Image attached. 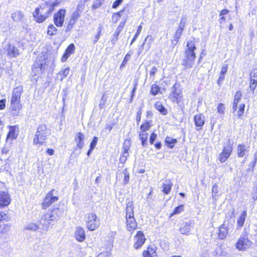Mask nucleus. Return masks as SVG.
<instances>
[{
    "label": "nucleus",
    "mask_w": 257,
    "mask_h": 257,
    "mask_svg": "<svg viewBox=\"0 0 257 257\" xmlns=\"http://www.w3.org/2000/svg\"><path fill=\"white\" fill-rule=\"evenodd\" d=\"M61 212L59 208H55L49 210L45 214L40 220V224L42 226L43 231L45 233L48 230L51 221L58 220L61 217Z\"/></svg>",
    "instance_id": "f257e3e1"
},
{
    "label": "nucleus",
    "mask_w": 257,
    "mask_h": 257,
    "mask_svg": "<svg viewBox=\"0 0 257 257\" xmlns=\"http://www.w3.org/2000/svg\"><path fill=\"white\" fill-rule=\"evenodd\" d=\"M196 48L195 42L193 40H189L187 43L186 48L184 53V58L183 60V65L186 68H189L192 67L196 58L195 50Z\"/></svg>",
    "instance_id": "f03ea898"
},
{
    "label": "nucleus",
    "mask_w": 257,
    "mask_h": 257,
    "mask_svg": "<svg viewBox=\"0 0 257 257\" xmlns=\"http://www.w3.org/2000/svg\"><path fill=\"white\" fill-rule=\"evenodd\" d=\"M23 89L22 86L15 88L12 92V96L11 100V110L13 115L18 114L19 111L21 109L20 99Z\"/></svg>",
    "instance_id": "7ed1b4c3"
},
{
    "label": "nucleus",
    "mask_w": 257,
    "mask_h": 257,
    "mask_svg": "<svg viewBox=\"0 0 257 257\" xmlns=\"http://www.w3.org/2000/svg\"><path fill=\"white\" fill-rule=\"evenodd\" d=\"M47 128L45 125H39L33 139V144L40 146L43 145L47 138Z\"/></svg>",
    "instance_id": "20e7f679"
},
{
    "label": "nucleus",
    "mask_w": 257,
    "mask_h": 257,
    "mask_svg": "<svg viewBox=\"0 0 257 257\" xmlns=\"http://www.w3.org/2000/svg\"><path fill=\"white\" fill-rule=\"evenodd\" d=\"M49 62L44 56L38 57L34 65L32 71L35 75L43 73L48 67Z\"/></svg>",
    "instance_id": "39448f33"
},
{
    "label": "nucleus",
    "mask_w": 257,
    "mask_h": 257,
    "mask_svg": "<svg viewBox=\"0 0 257 257\" xmlns=\"http://www.w3.org/2000/svg\"><path fill=\"white\" fill-rule=\"evenodd\" d=\"M252 241L249 239L248 235L246 232L243 233L239 237L235 246L239 250H245L251 246Z\"/></svg>",
    "instance_id": "423d86ee"
},
{
    "label": "nucleus",
    "mask_w": 257,
    "mask_h": 257,
    "mask_svg": "<svg viewBox=\"0 0 257 257\" xmlns=\"http://www.w3.org/2000/svg\"><path fill=\"white\" fill-rule=\"evenodd\" d=\"M100 224L99 219L96 214L90 212L86 217V226L90 230H94L98 228Z\"/></svg>",
    "instance_id": "0eeeda50"
},
{
    "label": "nucleus",
    "mask_w": 257,
    "mask_h": 257,
    "mask_svg": "<svg viewBox=\"0 0 257 257\" xmlns=\"http://www.w3.org/2000/svg\"><path fill=\"white\" fill-rule=\"evenodd\" d=\"M60 3V1L54 3L53 4H45L37 8V13L40 12L43 18H47L50 13L53 10L54 7L57 6Z\"/></svg>",
    "instance_id": "6e6552de"
},
{
    "label": "nucleus",
    "mask_w": 257,
    "mask_h": 257,
    "mask_svg": "<svg viewBox=\"0 0 257 257\" xmlns=\"http://www.w3.org/2000/svg\"><path fill=\"white\" fill-rule=\"evenodd\" d=\"M232 151V145L229 142L224 146L222 151L219 154L218 160L221 163L225 162L230 157Z\"/></svg>",
    "instance_id": "1a4fd4ad"
},
{
    "label": "nucleus",
    "mask_w": 257,
    "mask_h": 257,
    "mask_svg": "<svg viewBox=\"0 0 257 257\" xmlns=\"http://www.w3.org/2000/svg\"><path fill=\"white\" fill-rule=\"evenodd\" d=\"M146 240L144 233L141 231H138L134 237V247L136 249L140 248L144 244Z\"/></svg>",
    "instance_id": "9d476101"
},
{
    "label": "nucleus",
    "mask_w": 257,
    "mask_h": 257,
    "mask_svg": "<svg viewBox=\"0 0 257 257\" xmlns=\"http://www.w3.org/2000/svg\"><path fill=\"white\" fill-rule=\"evenodd\" d=\"M53 190L49 192L43 200L42 206L44 209L57 201L58 199L57 197L53 196Z\"/></svg>",
    "instance_id": "9b49d317"
},
{
    "label": "nucleus",
    "mask_w": 257,
    "mask_h": 257,
    "mask_svg": "<svg viewBox=\"0 0 257 257\" xmlns=\"http://www.w3.org/2000/svg\"><path fill=\"white\" fill-rule=\"evenodd\" d=\"M65 16V10H60L54 16L55 24L57 27L62 26Z\"/></svg>",
    "instance_id": "f8f14e48"
},
{
    "label": "nucleus",
    "mask_w": 257,
    "mask_h": 257,
    "mask_svg": "<svg viewBox=\"0 0 257 257\" xmlns=\"http://www.w3.org/2000/svg\"><path fill=\"white\" fill-rule=\"evenodd\" d=\"M11 202L10 196L7 192L0 191V207H5Z\"/></svg>",
    "instance_id": "ddd939ff"
},
{
    "label": "nucleus",
    "mask_w": 257,
    "mask_h": 257,
    "mask_svg": "<svg viewBox=\"0 0 257 257\" xmlns=\"http://www.w3.org/2000/svg\"><path fill=\"white\" fill-rule=\"evenodd\" d=\"M75 237L76 239L79 241L82 242L85 239V233L83 228L82 227H77L75 231Z\"/></svg>",
    "instance_id": "4468645a"
},
{
    "label": "nucleus",
    "mask_w": 257,
    "mask_h": 257,
    "mask_svg": "<svg viewBox=\"0 0 257 257\" xmlns=\"http://www.w3.org/2000/svg\"><path fill=\"white\" fill-rule=\"evenodd\" d=\"M11 18L15 22H22L25 18V15L22 11H17L12 14Z\"/></svg>",
    "instance_id": "2eb2a0df"
},
{
    "label": "nucleus",
    "mask_w": 257,
    "mask_h": 257,
    "mask_svg": "<svg viewBox=\"0 0 257 257\" xmlns=\"http://www.w3.org/2000/svg\"><path fill=\"white\" fill-rule=\"evenodd\" d=\"M228 233V225L225 222H224L219 227V237L221 239H223L227 236Z\"/></svg>",
    "instance_id": "dca6fc26"
},
{
    "label": "nucleus",
    "mask_w": 257,
    "mask_h": 257,
    "mask_svg": "<svg viewBox=\"0 0 257 257\" xmlns=\"http://www.w3.org/2000/svg\"><path fill=\"white\" fill-rule=\"evenodd\" d=\"M84 135L82 133H79L76 135L75 138V142L76 144L77 147L81 149L84 147Z\"/></svg>",
    "instance_id": "f3484780"
},
{
    "label": "nucleus",
    "mask_w": 257,
    "mask_h": 257,
    "mask_svg": "<svg viewBox=\"0 0 257 257\" xmlns=\"http://www.w3.org/2000/svg\"><path fill=\"white\" fill-rule=\"evenodd\" d=\"M9 132L7 135V141L9 140L13 141L17 138L18 134L16 131V126H9Z\"/></svg>",
    "instance_id": "a211bd4d"
},
{
    "label": "nucleus",
    "mask_w": 257,
    "mask_h": 257,
    "mask_svg": "<svg viewBox=\"0 0 257 257\" xmlns=\"http://www.w3.org/2000/svg\"><path fill=\"white\" fill-rule=\"evenodd\" d=\"M125 211L126 220L130 219V218H134V207L133 206V203L132 202H129L127 204Z\"/></svg>",
    "instance_id": "6ab92c4d"
},
{
    "label": "nucleus",
    "mask_w": 257,
    "mask_h": 257,
    "mask_svg": "<svg viewBox=\"0 0 257 257\" xmlns=\"http://www.w3.org/2000/svg\"><path fill=\"white\" fill-rule=\"evenodd\" d=\"M143 255L144 257H158L156 247L154 246H149L147 250L144 251Z\"/></svg>",
    "instance_id": "aec40b11"
},
{
    "label": "nucleus",
    "mask_w": 257,
    "mask_h": 257,
    "mask_svg": "<svg viewBox=\"0 0 257 257\" xmlns=\"http://www.w3.org/2000/svg\"><path fill=\"white\" fill-rule=\"evenodd\" d=\"M191 222H185L181 225L180 231L183 234L188 235L191 228L192 227Z\"/></svg>",
    "instance_id": "412c9836"
},
{
    "label": "nucleus",
    "mask_w": 257,
    "mask_h": 257,
    "mask_svg": "<svg viewBox=\"0 0 257 257\" xmlns=\"http://www.w3.org/2000/svg\"><path fill=\"white\" fill-rule=\"evenodd\" d=\"M242 96V93L240 91H238L235 93L234 96V99L232 105V109L233 110V112L237 110L238 106L237 104L240 101Z\"/></svg>",
    "instance_id": "4be33fe9"
},
{
    "label": "nucleus",
    "mask_w": 257,
    "mask_h": 257,
    "mask_svg": "<svg viewBox=\"0 0 257 257\" xmlns=\"http://www.w3.org/2000/svg\"><path fill=\"white\" fill-rule=\"evenodd\" d=\"M248 147H246L244 144H239L237 147L238 157H243L245 155V152L248 151Z\"/></svg>",
    "instance_id": "5701e85b"
},
{
    "label": "nucleus",
    "mask_w": 257,
    "mask_h": 257,
    "mask_svg": "<svg viewBox=\"0 0 257 257\" xmlns=\"http://www.w3.org/2000/svg\"><path fill=\"white\" fill-rule=\"evenodd\" d=\"M194 120L195 124L197 127H202L204 124V116L202 114L195 115Z\"/></svg>",
    "instance_id": "b1692460"
},
{
    "label": "nucleus",
    "mask_w": 257,
    "mask_h": 257,
    "mask_svg": "<svg viewBox=\"0 0 257 257\" xmlns=\"http://www.w3.org/2000/svg\"><path fill=\"white\" fill-rule=\"evenodd\" d=\"M82 12L76 9V10L72 13L70 20V24L73 26L78 18L81 16Z\"/></svg>",
    "instance_id": "393cba45"
},
{
    "label": "nucleus",
    "mask_w": 257,
    "mask_h": 257,
    "mask_svg": "<svg viewBox=\"0 0 257 257\" xmlns=\"http://www.w3.org/2000/svg\"><path fill=\"white\" fill-rule=\"evenodd\" d=\"M8 54L11 57H15L19 54V51L14 45L10 44L8 48Z\"/></svg>",
    "instance_id": "a878e982"
},
{
    "label": "nucleus",
    "mask_w": 257,
    "mask_h": 257,
    "mask_svg": "<svg viewBox=\"0 0 257 257\" xmlns=\"http://www.w3.org/2000/svg\"><path fill=\"white\" fill-rule=\"evenodd\" d=\"M126 220L127 228L130 231H133L137 228V223L135 218H130V219H127Z\"/></svg>",
    "instance_id": "bb28decb"
},
{
    "label": "nucleus",
    "mask_w": 257,
    "mask_h": 257,
    "mask_svg": "<svg viewBox=\"0 0 257 257\" xmlns=\"http://www.w3.org/2000/svg\"><path fill=\"white\" fill-rule=\"evenodd\" d=\"M148 133L143 132H139V138L141 141L142 145L145 147L148 144Z\"/></svg>",
    "instance_id": "cd10ccee"
},
{
    "label": "nucleus",
    "mask_w": 257,
    "mask_h": 257,
    "mask_svg": "<svg viewBox=\"0 0 257 257\" xmlns=\"http://www.w3.org/2000/svg\"><path fill=\"white\" fill-rule=\"evenodd\" d=\"M172 92L173 93L174 97L176 98L177 103L179 102L178 98L182 97V91L179 88L174 85L172 89Z\"/></svg>",
    "instance_id": "c85d7f7f"
},
{
    "label": "nucleus",
    "mask_w": 257,
    "mask_h": 257,
    "mask_svg": "<svg viewBox=\"0 0 257 257\" xmlns=\"http://www.w3.org/2000/svg\"><path fill=\"white\" fill-rule=\"evenodd\" d=\"M172 186L173 184L170 181H166L163 185V192L166 194H169Z\"/></svg>",
    "instance_id": "c756f323"
},
{
    "label": "nucleus",
    "mask_w": 257,
    "mask_h": 257,
    "mask_svg": "<svg viewBox=\"0 0 257 257\" xmlns=\"http://www.w3.org/2000/svg\"><path fill=\"white\" fill-rule=\"evenodd\" d=\"M155 107L162 114L166 115L167 113V109L164 107L160 102H157L155 104Z\"/></svg>",
    "instance_id": "7c9ffc66"
},
{
    "label": "nucleus",
    "mask_w": 257,
    "mask_h": 257,
    "mask_svg": "<svg viewBox=\"0 0 257 257\" xmlns=\"http://www.w3.org/2000/svg\"><path fill=\"white\" fill-rule=\"evenodd\" d=\"M246 216V211H243L241 213L240 216L239 217V218L237 220V225L239 227H241L243 226L244 221H245Z\"/></svg>",
    "instance_id": "2f4dec72"
},
{
    "label": "nucleus",
    "mask_w": 257,
    "mask_h": 257,
    "mask_svg": "<svg viewBox=\"0 0 257 257\" xmlns=\"http://www.w3.org/2000/svg\"><path fill=\"white\" fill-rule=\"evenodd\" d=\"M44 15L41 14L40 12L37 13V9L35 10V12L33 13V16L35 18L36 21L38 23H42L44 22L46 18H43V17H41V16H43Z\"/></svg>",
    "instance_id": "473e14b6"
},
{
    "label": "nucleus",
    "mask_w": 257,
    "mask_h": 257,
    "mask_svg": "<svg viewBox=\"0 0 257 257\" xmlns=\"http://www.w3.org/2000/svg\"><path fill=\"white\" fill-rule=\"evenodd\" d=\"M39 228L38 225L34 222H30L25 226V229L33 231H37Z\"/></svg>",
    "instance_id": "72a5a7b5"
},
{
    "label": "nucleus",
    "mask_w": 257,
    "mask_h": 257,
    "mask_svg": "<svg viewBox=\"0 0 257 257\" xmlns=\"http://www.w3.org/2000/svg\"><path fill=\"white\" fill-rule=\"evenodd\" d=\"M125 9H123L120 12L117 13H115L113 15L112 18V21L113 23H116L119 20L120 18L122 16V13L124 11Z\"/></svg>",
    "instance_id": "f704fd0d"
},
{
    "label": "nucleus",
    "mask_w": 257,
    "mask_h": 257,
    "mask_svg": "<svg viewBox=\"0 0 257 257\" xmlns=\"http://www.w3.org/2000/svg\"><path fill=\"white\" fill-rule=\"evenodd\" d=\"M122 174L124 175V179L122 182L123 185H125L127 184L130 180V174L127 171V169H124L122 171Z\"/></svg>",
    "instance_id": "c9c22d12"
},
{
    "label": "nucleus",
    "mask_w": 257,
    "mask_h": 257,
    "mask_svg": "<svg viewBox=\"0 0 257 257\" xmlns=\"http://www.w3.org/2000/svg\"><path fill=\"white\" fill-rule=\"evenodd\" d=\"M151 127L150 123L148 121H146L144 123H143L140 127V132H143L145 133H147V131L149 130Z\"/></svg>",
    "instance_id": "e433bc0d"
},
{
    "label": "nucleus",
    "mask_w": 257,
    "mask_h": 257,
    "mask_svg": "<svg viewBox=\"0 0 257 257\" xmlns=\"http://www.w3.org/2000/svg\"><path fill=\"white\" fill-rule=\"evenodd\" d=\"M57 29L53 25H51L48 28L47 34L50 36L54 35L56 34Z\"/></svg>",
    "instance_id": "4c0bfd02"
},
{
    "label": "nucleus",
    "mask_w": 257,
    "mask_h": 257,
    "mask_svg": "<svg viewBox=\"0 0 257 257\" xmlns=\"http://www.w3.org/2000/svg\"><path fill=\"white\" fill-rule=\"evenodd\" d=\"M166 143L168 145L170 148H173L174 144L177 142L176 139H171L169 137H167L166 139Z\"/></svg>",
    "instance_id": "58836bf2"
},
{
    "label": "nucleus",
    "mask_w": 257,
    "mask_h": 257,
    "mask_svg": "<svg viewBox=\"0 0 257 257\" xmlns=\"http://www.w3.org/2000/svg\"><path fill=\"white\" fill-rule=\"evenodd\" d=\"M225 109V107L224 105L222 103H219L218 104L217 107V112L221 115H223L224 114V111Z\"/></svg>",
    "instance_id": "ea45409f"
},
{
    "label": "nucleus",
    "mask_w": 257,
    "mask_h": 257,
    "mask_svg": "<svg viewBox=\"0 0 257 257\" xmlns=\"http://www.w3.org/2000/svg\"><path fill=\"white\" fill-rule=\"evenodd\" d=\"M245 104L244 103H241L239 105L238 110L237 113L238 117L241 116L244 111Z\"/></svg>",
    "instance_id": "a19ab883"
},
{
    "label": "nucleus",
    "mask_w": 257,
    "mask_h": 257,
    "mask_svg": "<svg viewBox=\"0 0 257 257\" xmlns=\"http://www.w3.org/2000/svg\"><path fill=\"white\" fill-rule=\"evenodd\" d=\"M70 71V69L69 67H67L64 70H62L59 74L60 75H62L63 76L61 78V79H63L64 78L66 77L68 75Z\"/></svg>",
    "instance_id": "79ce46f5"
},
{
    "label": "nucleus",
    "mask_w": 257,
    "mask_h": 257,
    "mask_svg": "<svg viewBox=\"0 0 257 257\" xmlns=\"http://www.w3.org/2000/svg\"><path fill=\"white\" fill-rule=\"evenodd\" d=\"M75 49V47L74 45L73 44H71L67 48L65 53H68L70 55L74 53Z\"/></svg>",
    "instance_id": "37998d69"
},
{
    "label": "nucleus",
    "mask_w": 257,
    "mask_h": 257,
    "mask_svg": "<svg viewBox=\"0 0 257 257\" xmlns=\"http://www.w3.org/2000/svg\"><path fill=\"white\" fill-rule=\"evenodd\" d=\"M123 27V24H122V23H120L119 25L117 28L116 31L113 34L114 37L118 38V36H119V33L122 30Z\"/></svg>",
    "instance_id": "c03bdc74"
},
{
    "label": "nucleus",
    "mask_w": 257,
    "mask_h": 257,
    "mask_svg": "<svg viewBox=\"0 0 257 257\" xmlns=\"http://www.w3.org/2000/svg\"><path fill=\"white\" fill-rule=\"evenodd\" d=\"M160 90L159 87L156 84H153L152 86L151 93L153 95H155L158 94Z\"/></svg>",
    "instance_id": "a18cd8bd"
},
{
    "label": "nucleus",
    "mask_w": 257,
    "mask_h": 257,
    "mask_svg": "<svg viewBox=\"0 0 257 257\" xmlns=\"http://www.w3.org/2000/svg\"><path fill=\"white\" fill-rule=\"evenodd\" d=\"M104 0H96L93 4L92 9L93 10H95L98 8H99L102 4Z\"/></svg>",
    "instance_id": "49530a36"
},
{
    "label": "nucleus",
    "mask_w": 257,
    "mask_h": 257,
    "mask_svg": "<svg viewBox=\"0 0 257 257\" xmlns=\"http://www.w3.org/2000/svg\"><path fill=\"white\" fill-rule=\"evenodd\" d=\"M142 29V26L141 25H140L138 27V30L137 31V32H136L134 37L133 38V40H132V41L131 42V45H132V44L136 40L137 37H138V36L141 33Z\"/></svg>",
    "instance_id": "de8ad7c7"
},
{
    "label": "nucleus",
    "mask_w": 257,
    "mask_h": 257,
    "mask_svg": "<svg viewBox=\"0 0 257 257\" xmlns=\"http://www.w3.org/2000/svg\"><path fill=\"white\" fill-rule=\"evenodd\" d=\"M11 226L8 224H4L3 227H1V234H5L8 232L10 229Z\"/></svg>",
    "instance_id": "09e8293b"
},
{
    "label": "nucleus",
    "mask_w": 257,
    "mask_h": 257,
    "mask_svg": "<svg viewBox=\"0 0 257 257\" xmlns=\"http://www.w3.org/2000/svg\"><path fill=\"white\" fill-rule=\"evenodd\" d=\"M183 209H184V206L183 205H180L178 206L175 209L174 211H173V213L172 214V215H174V214H177L180 213L183 210Z\"/></svg>",
    "instance_id": "8fccbe9b"
},
{
    "label": "nucleus",
    "mask_w": 257,
    "mask_h": 257,
    "mask_svg": "<svg viewBox=\"0 0 257 257\" xmlns=\"http://www.w3.org/2000/svg\"><path fill=\"white\" fill-rule=\"evenodd\" d=\"M85 3V1H80L77 6L76 9L82 12L84 8Z\"/></svg>",
    "instance_id": "3c124183"
},
{
    "label": "nucleus",
    "mask_w": 257,
    "mask_h": 257,
    "mask_svg": "<svg viewBox=\"0 0 257 257\" xmlns=\"http://www.w3.org/2000/svg\"><path fill=\"white\" fill-rule=\"evenodd\" d=\"M250 80L254 79L257 81V69H254L252 70L250 73Z\"/></svg>",
    "instance_id": "603ef678"
},
{
    "label": "nucleus",
    "mask_w": 257,
    "mask_h": 257,
    "mask_svg": "<svg viewBox=\"0 0 257 257\" xmlns=\"http://www.w3.org/2000/svg\"><path fill=\"white\" fill-rule=\"evenodd\" d=\"M183 31L182 30L177 29V30L176 31L175 34H174V38L178 39H179L182 34Z\"/></svg>",
    "instance_id": "864d4df0"
},
{
    "label": "nucleus",
    "mask_w": 257,
    "mask_h": 257,
    "mask_svg": "<svg viewBox=\"0 0 257 257\" xmlns=\"http://www.w3.org/2000/svg\"><path fill=\"white\" fill-rule=\"evenodd\" d=\"M97 141V137H94L90 145V148H91V149H94V148L95 147Z\"/></svg>",
    "instance_id": "5fc2aeb1"
},
{
    "label": "nucleus",
    "mask_w": 257,
    "mask_h": 257,
    "mask_svg": "<svg viewBox=\"0 0 257 257\" xmlns=\"http://www.w3.org/2000/svg\"><path fill=\"white\" fill-rule=\"evenodd\" d=\"M256 83H257V81L255 80L254 79L250 80V88L253 91L255 89V88L256 86Z\"/></svg>",
    "instance_id": "6e6d98bb"
},
{
    "label": "nucleus",
    "mask_w": 257,
    "mask_h": 257,
    "mask_svg": "<svg viewBox=\"0 0 257 257\" xmlns=\"http://www.w3.org/2000/svg\"><path fill=\"white\" fill-rule=\"evenodd\" d=\"M185 26V20L183 19H182L180 22V24H179L178 29L183 31Z\"/></svg>",
    "instance_id": "4d7b16f0"
},
{
    "label": "nucleus",
    "mask_w": 257,
    "mask_h": 257,
    "mask_svg": "<svg viewBox=\"0 0 257 257\" xmlns=\"http://www.w3.org/2000/svg\"><path fill=\"white\" fill-rule=\"evenodd\" d=\"M110 253L109 251H103L100 253L97 257H109Z\"/></svg>",
    "instance_id": "13d9d810"
},
{
    "label": "nucleus",
    "mask_w": 257,
    "mask_h": 257,
    "mask_svg": "<svg viewBox=\"0 0 257 257\" xmlns=\"http://www.w3.org/2000/svg\"><path fill=\"white\" fill-rule=\"evenodd\" d=\"M157 138V135L154 133H152L150 138V143L151 144H153L155 140Z\"/></svg>",
    "instance_id": "bf43d9fd"
},
{
    "label": "nucleus",
    "mask_w": 257,
    "mask_h": 257,
    "mask_svg": "<svg viewBox=\"0 0 257 257\" xmlns=\"http://www.w3.org/2000/svg\"><path fill=\"white\" fill-rule=\"evenodd\" d=\"M123 0H116L115 1L112 5V8L115 9L118 7L123 2Z\"/></svg>",
    "instance_id": "052dcab7"
},
{
    "label": "nucleus",
    "mask_w": 257,
    "mask_h": 257,
    "mask_svg": "<svg viewBox=\"0 0 257 257\" xmlns=\"http://www.w3.org/2000/svg\"><path fill=\"white\" fill-rule=\"evenodd\" d=\"M212 192L213 193V197H214V194H216L218 192V186L216 184H214L213 186H212Z\"/></svg>",
    "instance_id": "680f3d73"
},
{
    "label": "nucleus",
    "mask_w": 257,
    "mask_h": 257,
    "mask_svg": "<svg viewBox=\"0 0 257 257\" xmlns=\"http://www.w3.org/2000/svg\"><path fill=\"white\" fill-rule=\"evenodd\" d=\"M157 71V68L155 66H154L151 69V71H150V74L151 76H154L155 74L156 73Z\"/></svg>",
    "instance_id": "e2e57ef3"
},
{
    "label": "nucleus",
    "mask_w": 257,
    "mask_h": 257,
    "mask_svg": "<svg viewBox=\"0 0 257 257\" xmlns=\"http://www.w3.org/2000/svg\"><path fill=\"white\" fill-rule=\"evenodd\" d=\"M227 71V65L224 64L221 68L220 73H222V74H225Z\"/></svg>",
    "instance_id": "0e129e2a"
},
{
    "label": "nucleus",
    "mask_w": 257,
    "mask_h": 257,
    "mask_svg": "<svg viewBox=\"0 0 257 257\" xmlns=\"http://www.w3.org/2000/svg\"><path fill=\"white\" fill-rule=\"evenodd\" d=\"M148 41L149 42V44H151L154 41V38L151 35H148L146 38L145 39V41Z\"/></svg>",
    "instance_id": "69168bd1"
},
{
    "label": "nucleus",
    "mask_w": 257,
    "mask_h": 257,
    "mask_svg": "<svg viewBox=\"0 0 257 257\" xmlns=\"http://www.w3.org/2000/svg\"><path fill=\"white\" fill-rule=\"evenodd\" d=\"M6 100L2 99L0 100V109L2 110L5 108L6 106Z\"/></svg>",
    "instance_id": "338daca9"
},
{
    "label": "nucleus",
    "mask_w": 257,
    "mask_h": 257,
    "mask_svg": "<svg viewBox=\"0 0 257 257\" xmlns=\"http://www.w3.org/2000/svg\"><path fill=\"white\" fill-rule=\"evenodd\" d=\"M225 74H222V73H220L219 79L217 81V83L218 85H220L221 82L224 80Z\"/></svg>",
    "instance_id": "774afa93"
}]
</instances>
